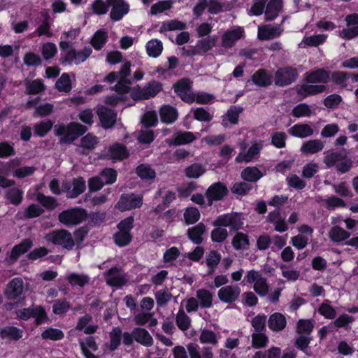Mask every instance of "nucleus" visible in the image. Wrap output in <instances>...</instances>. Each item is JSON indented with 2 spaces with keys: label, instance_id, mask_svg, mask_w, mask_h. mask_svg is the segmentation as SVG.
Masks as SVG:
<instances>
[{
  "label": "nucleus",
  "instance_id": "29",
  "mask_svg": "<svg viewBox=\"0 0 358 358\" xmlns=\"http://www.w3.org/2000/svg\"><path fill=\"white\" fill-rule=\"evenodd\" d=\"M288 132L293 136L304 138L313 134V129L308 124L298 123L289 129Z\"/></svg>",
  "mask_w": 358,
  "mask_h": 358
},
{
  "label": "nucleus",
  "instance_id": "25",
  "mask_svg": "<svg viewBox=\"0 0 358 358\" xmlns=\"http://www.w3.org/2000/svg\"><path fill=\"white\" fill-rule=\"evenodd\" d=\"M189 358H213V348L209 346H204L200 350L198 345L189 343L187 346Z\"/></svg>",
  "mask_w": 358,
  "mask_h": 358
},
{
  "label": "nucleus",
  "instance_id": "26",
  "mask_svg": "<svg viewBox=\"0 0 358 358\" xmlns=\"http://www.w3.org/2000/svg\"><path fill=\"white\" fill-rule=\"evenodd\" d=\"M196 139V136L190 131H179L174 134L171 138L166 140L169 145H180L192 143Z\"/></svg>",
  "mask_w": 358,
  "mask_h": 358
},
{
  "label": "nucleus",
  "instance_id": "49",
  "mask_svg": "<svg viewBox=\"0 0 358 358\" xmlns=\"http://www.w3.org/2000/svg\"><path fill=\"white\" fill-rule=\"evenodd\" d=\"M327 35L325 34H317L309 36H305L300 45L303 48L308 46H317L324 43L327 39Z\"/></svg>",
  "mask_w": 358,
  "mask_h": 358
},
{
  "label": "nucleus",
  "instance_id": "12",
  "mask_svg": "<svg viewBox=\"0 0 358 358\" xmlns=\"http://www.w3.org/2000/svg\"><path fill=\"white\" fill-rule=\"evenodd\" d=\"M347 27L339 31L338 36L343 39H352L358 36V14L348 15L345 19Z\"/></svg>",
  "mask_w": 358,
  "mask_h": 358
},
{
  "label": "nucleus",
  "instance_id": "9",
  "mask_svg": "<svg viewBox=\"0 0 358 358\" xmlns=\"http://www.w3.org/2000/svg\"><path fill=\"white\" fill-rule=\"evenodd\" d=\"M241 292V287L238 285H228L220 288L217 297L222 303L231 304L238 300Z\"/></svg>",
  "mask_w": 358,
  "mask_h": 358
},
{
  "label": "nucleus",
  "instance_id": "34",
  "mask_svg": "<svg viewBox=\"0 0 358 358\" xmlns=\"http://www.w3.org/2000/svg\"><path fill=\"white\" fill-rule=\"evenodd\" d=\"M196 297L201 308H209L213 306V294L208 289L201 288L196 292Z\"/></svg>",
  "mask_w": 358,
  "mask_h": 358
},
{
  "label": "nucleus",
  "instance_id": "55",
  "mask_svg": "<svg viewBox=\"0 0 358 358\" xmlns=\"http://www.w3.org/2000/svg\"><path fill=\"white\" fill-rule=\"evenodd\" d=\"M55 87L59 92H69L72 89V86L69 74L63 73L57 80Z\"/></svg>",
  "mask_w": 358,
  "mask_h": 358
},
{
  "label": "nucleus",
  "instance_id": "11",
  "mask_svg": "<svg viewBox=\"0 0 358 358\" xmlns=\"http://www.w3.org/2000/svg\"><path fill=\"white\" fill-rule=\"evenodd\" d=\"M131 63L127 62L122 66L119 72H117L119 76L118 83L114 86V90L120 95H123L129 92L130 90V82L127 80V78L130 75L131 71Z\"/></svg>",
  "mask_w": 358,
  "mask_h": 358
},
{
  "label": "nucleus",
  "instance_id": "8",
  "mask_svg": "<svg viewBox=\"0 0 358 358\" xmlns=\"http://www.w3.org/2000/svg\"><path fill=\"white\" fill-rule=\"evenodd\" d=\"M143 205V195L135 194H122L116 204L121 211L139 208Z\"/></svg>",
  "mask_w": 358,
  "mask_h": 358
},
{
  "label": "nucleus",
  "instance_id": "38",
  "mask_svg": "<svg viewBox=\"0 0 358 358\" xmlns=\"http://www.w3.org/2000/svg\"><path fill=\"white\" fill-rule=\"evenodd\" d=\"M206 229V226L203 223H199L197 225L188 229V237L194 243L200 244L203 241L202 236Z\"/></svg>",
  "mask_w": 358,
  "mask_h": 358
},
{
  "label": "nucleus",
  "instance_id": "30",
  "mask_svg": "<svg viewBox=\"0 0 358 358\" xmlns=\"http://www.w3.org/2000/svg\"><path fill=\"white\" fill-rule=\"evenodd\" d=\"M351 234L340 226L331 227L328 231V237L334 243L347 241Z\"/></svg>",
  "mask_w": 358,
  "mask_h": 358
},
{
  "label": "nucleus",
  "instance_id": "5",
  "mask_svg": "<svg viewBox=\"0 0 358 358\" xmlns=\"http://www.w3.org/2000/svg\"><path fill=\"white\" fill-rule=\"evenodd\" d=\"M239 145L241 151L236 158V162L238 163L250 162L259 156V152L263 147L262 141H256L252 143V145L248 149L247 151H245L246 143L245 141H242L239 143Z\"/></svg>",
  "mask_w": 358,
  "mask_h": 358
},
{
  "label": "nucleus",
  "instance_id": "54",
  "mask_svg": "<svg viewBox=\"0 0 358 358\" xmlns=\"http://www.w3.org/2000/svg\"><path fill=\"white\" fill-rule=\"evenodd\" d=\"M67 280L72 286L83 287L90 281L89 276L85 274L71 273L66 277Z\"/></svg>",
  "mask_w": 358,
  "mask_h": 358
},
{
  "label": "nucleus",
  "instance_id": "47",
  "mask_svg": "<svg viewBox=\"0 0 358 358\" xmlns=\"http://www.w3.org/2000/svg\"><path fill=\"white\" fill-rule=\"evenodd\" d=\"M262 177V173L257 167H247L241 172V178L249 182H256Z\"/></svg>",
  "mask_w": 358,
  "mask_h": 358
},
{
  "label": "nucleus",
  "instance_id": "53",
  "mask_svg": "<svg viewBox=\"0 0 358 358\" xmlns=\"http://www.w3.org/2000/svg\"><path fill=\"white\" fill-rule=\"evenodd\" d=\"M162 42L157 39L150 40L146 45L147 52L149 56L152 57H158L162 53Z\"/></svg>",
  "mask_w": 358,
  "mask_h": 358
},
{
  "label": "nucleus",
  "instance_id": "20",
  "mask_svg": "<svg viewBox=\"0 0 358 358\" xmlns=\"http://www.w3.org/2000/svg\"><path fill=\"white\" fill-rule=\"evenodd\" d=\"M96 113L102 127L105 129L112 127L116 122V113L103 106H97Z\"/></svg>",
  "mask_w": 358,
  "mask_h": 358
},
{
  "label": "nucleus",
  "instance_id": "46",
  "mask_svg": "<svg viewBox=\"0 0 358 358\" xmlns=\"http://www.w3.org/2000/svg\"><path fill=\"white\" fill-rule=\"evenodd\" d=\"M313 113V110L306 103H299L294 106L292 110V115L296 118L308 117Z\"/></svg>",
  "mask_w": 358,
  "mask_h": 358
},
{
  "label": "nucleus",
  "instance_id": "43",
  "mask_svg": "<svg viewBox=\"0 0 358 358\" xmlns=\"http://www.w3.org/2000/svg\"><path fill=\"white\" fill-rule=\"evenodd\" d=\"M80 34L79 29H71L67 31H64L62 36V41L59 43V47L62 50L71 48L70 42L76 38Z\"/></svg>",
  "mask_w": 358,
  "mask_h": 358
},
{
  "label": "nucleus",
  "instance_id": "44",
  "mask_svg": "<svg viewBox=\"0 0 358 358\" xmlns=\"http://www.w3.org/2000/svg\"><path fill=\"white\" fill-rule=\"evenodd\" d=\"M108 152L110 158L114 161L122 160L128 156V152L127 151L126 148L119 143H116L110 146Z\"/></svg>",
  "mask_w": 358,
  "mask_h": 358
},
{
  "label": "nucleus",
  "instance_id": "50",
  "mask_svg": "<svg viewBox=\"0 0 358 358\" xmlns=\"http://www.w3.org/2000/svg\"><path fill=\"white\" fill-rule=\"evenodd\" d=\"M92 317L90 315H85L82 317L79 320L76 326V329L83 330L87 334H92L96 330V326L87 324L91 322Z\"/></svg>",
  "mask_w": 358,
  "mask_h": 358
},
{
  "label": "nucleus",
  "instance_id": "27",
  "mask_svg": "<svg viewBox=\"0 0 358 358\" xmlns=\"http://www.w3.org/2000/svg\"><path fill=\"white\" fill-rule=\"evenodd\" d=\"M24 290L23 280L20 278L13 279L7 285L5 294L9 299H15L20 296Z\"/></svg>",
  "mask_w": 358,
  "mask_h": 358
},
{
  "label": "nucleus",
  "instance_id": "19",
  "mask_svg": "<svg viewBox=\"0 0 358 358\" xmlns=\"http://www.w3.org/2000/svg\"><path fill=\"white\" fill-rule=\"evenodd\" d=\"M112 10L110 13L113 20H121L129 12V5L124 0H106Z\"/></svg>",
  "mask_w": 358,
  "mask_h": 358
},
{
  "label": "nucleus",
  "instance_id": "1",
  "mask_svg": "<svg viewBox=\"0 0 358 358\" xmlns=\"http://www.w3.org/2000/svg\"><path fill=\"white\" fill-rule=\"evenodd\" d=\"M216 227L211 232V239L214 242L221 243L228 236V231L224 227L238 230L243 226L241 216L238 213H227L220 215L213 223Z\"/></svg>",
  "mask_w": 358,
  "mask_h": 358
},
{
  "label": "nucleus",
  "instance_id": "17",
  "mask_svg": "<svg viewBox=\"0 0 358 358\" xmlns=\"http://www.w3.org/2000/svg\"><path fill=\"white\" fill-rule=\"evenodd\" d=\"M227 187L222 182H215L211 185L206 192V196L210 206L214 201L222 199L227 194Z\"/></svg>",
  "mask_w": 358,
  "mask_h": 358
},
{
  "label": "nucleus",
  "instance_id": "32",
  "mask_svg": "<svg viewBox=\"0 0 358 358\" xmlns=\"http://www.w3.org/2000/svg\"><path fill=\"white\" fill-rule=\"evenodd\" d=\"M162 89V85L159 82L152 80L143 89L139 90L138 98L141 99H148L157 95Z\"/></svg>",
  "mask_w": 358,
  "mask_h": 358
},
{
  "label": "nucleus",
  "instance_id": "23",
  "mask_svg": "<svg viewBox=\"0 0 358 358\" xmlns=\"http://www.w3.org/2000/svg\"><path fill=\"white\" fill-rule=\"evenodd\" d=\"M329 78V72L322 69L308 71L304 75L306 81L314 85L325 84L328 82Z\"/></svg>",
  "mask_w": 358,
  "mask_h": 358
},
{
  "label": "nucleus",
  "instance_id": "45",
  "mask_svg": "<svg viewBox=\"0 0 358 358\" xmlns=\"http://www.w3.org/2000/svg\"><path fill=\"white\" fill-rule=\"evenodd\" d=\"M3 339L17 341L22 337V331L15 327H6L0 331Z\"/></svg>",
  "mask_w": 358,
  "mask_h": 358
},
{
  "label": "nucleus",
  "instance_id": "7",
  "mask_svg": "<svg viewBox=\"0 0 358 358\" xmlns=\"http://www.w3.org/2000/svg\"><path fill=\"white\" fill-rule=\"evenodd\" d=\"M86 217L85 211L76 208L62 212L59 215V220L66 225H76L83 221Z\"/></svg>",
  "mask_w": 358,
  "mask_h": 358
},
{
  "label": "nucleus",
  "instance_id": "40",
  "mask_svg": "<svg viewBox=\"0 0 358 358\" xmlns=\"http://www.w3.org/2000/svg\"><path fill=\"white\" fill-rule=\"evenodd\" d=\"M282 6L281 0H271L265 10V17L266 20H273L279 14Z\"/></svg>",
  "mask_w": 358,
  "mask_h": 358
},
{
  "label": "nucleus",
  "instance_id": "41",
  "mask_svg": "<svg viewBox=\"0 0 358 358\" xmlns=\"http://www.w3.org/2000/svg\"><path fill=\"white\" fill-rule=\"evenodd\" d=\"M134 321L136 324L141 326L148 323L150 327L157 324V320L153 317V313H139L134 316Z\"/></svg>",
  "mask_w": 358,
  "mask_h": 358
},
{
  "label": "nucleus",
  "instance_id": "6",
  "mask_svg": "<svg viewBox=\"0 0 358 358\" xmlns=\"http://www.w3.org/2000/svg\"><path fill=\"white\" fill-rule=\"evenodd\" d=\"M45 239L55 245H62L63 248L71 250L75 245L71 234L65 230L54 231L45 236Z\"/></svg>",
  "mask_w": 358,
  "mask_h": 358
},
{
  "label": "nucleus",
  "instance_id": "58",
  "mask_svg": "<svg viewBox=\"0 0 358 358\" xmlns=\"http://www.w3.org/2000/svg\"><path fill=\"white\" fill-rule=\"evenodd\" d=\"M53 122L47 120L36 124L34 126V134L38 136H45L52 129Z\"/></svg>",
  "mask_w": 358,
  "mask_h": 358
},
{
  "label": "nucleus",
  "instance_id": "61",
  "mask_svg": "<svg viewBox=\"0 0 358 358\" xmlns=\"http://www.w3.org/2000/svg\"><path fill=\"white\" fill-rule=\"evenodd\" d=\"M206 171L205 168L199 164H193L186 168L185 174L188 178H197Z\"/></svg>",
  "mask_w": 358,
  "mask_h": 358
},
{
  "label": "nucleus",
  "instance_id": "59",
  "mask_svg": "<svg viewBox=\"0 0 358 358\" xmlns=\"http://www.w3.org/2000/svg\"><path fill=\"white\" fill-rule=\"evenodd\" d=\"M186 28V24L176 20H173L162 23L160 31H174V30H182Z\"/></svg>",
  "mask_w": 358,
  "mask_h": 358
},
{
  "label": "nucleus",
  "instance_id": "14",
  "mask_svg": "<svg viewBox=\"0 0 358 358\" xmlns=\"http://www.w3.org/2000/svg\"><path fill=\"white\" fill-rule=\"evenodd\" d=\"M245 31L241 27H234L227 30L222 36V46L231 48L239 39L244 37Z\"/></svg>",
  "mask_w": 358,
  "mask_h": 358
},
{
  "label": "nucleus",
  "instance_id": "62",
  "mask_svg": "<svg viewBox=\"0 0 358 358\" xmlns=\"http://www.w3.org/2000/svg\"><path fill=\"white\" fill-rule=\"evenodd\" d=\"M122 338V331L120 328H114L110 333L109 348L111 350H115L120 345Z\"/></svg>",
  "mask_w": 358,
  "mask_h": 358
},
{
  "label": "nucleus",
  "instance_id": "28",
  "mask_svg": "<svg viewBox=\"0 0 358 358\" xmlns=\"http://www.w3.org/2000/svg\"><path fill=\"white\" fill-rule=\"evenodd\" d=\"M31 246L32 242L30 240H24L22 243L13 247L10 255L6 259L7 262L9 264H13L20 255L27 252Z\"/></svg>",
  "mask_w": 358,
  "mask_h": 358
},
{
  "label": "nucleus",
  "instance_id": "36",
  "mask_svg": "<svg viewBox=\"0 0 358 358\" xmlns=\"http://www.w3.org/2000/svg\"><path fill=\"white\" fill-rule=\"evenodd\" d=\"M162 122L166 124H172L178 119L177 110L169 105L163 106L159 111Z\"/></svg>",
  "mask_w": 358,
  "mask_h": 358
},
{
  "label": "nucleus",
  "instance_id": "57",
  "mask_svg": "<svg viewBox=\"0 0 358 358\" xmlns=\"http://www.w3.org/2000/svg\"><path fill=\"white\" fill-rule=\"evenodd\" d=\"M184 219L187 225L194 224L200 219V213L196 208H187L184 212Z\"/></svg>",
  "mask_w": 358,
  "mask_h": 358
},
{
  "label": "nucleus",
  "instance_id": "56",
  "mask_svg": "<svg viewBox=\"0 0 358 358\" xmlns=\"http://www.w3.org/2000/svg\"><path fill=\"white\" fill-rule=\"evenodd\" d=\"M199 341L203 344L216 345L218 343V337L211 330L203 329L199 336Z\"/></svg>",
  "mask_w": 358,
  "mask_h": 358
},
{
  "label": "nucleus",
  "instance_id": "24",
  "mask_svg": "<svg viewBox=\"0 0 358 358\" xmlns=\"http://www.w3.org/2000/svg\"><path fill=\"white\" fill-rule=\"evenodd\" d=\"M325 89L324 85H314L308 82L296 86L297 94L302 98L322 93Z\"/></svg>",
  "mask_w": 358,
  "mask_h": 358
},
{
  "label": "nucleus",
  "instance_id": "42",
  "mask_svg": "<svg viewBox=\"0 0 358 358\" xmlns=\"http://www.w3.org/2000/svg\"><path fill=\"white\" fill-rule=\"evenodd\" d=\"M217 36H207L198 40L196 42L197 48L200 50L201 55H204L212 50L216 45Z\"/></svg>",
  "mask_w": 358,
  "mask_h": 358
},
{
  "label": "nucleus",
  "instance_id": "2",
  "mask_svg": "<svg viewBox=\"0 0 358 358\" xmlns=\"http://www.w3.org/2000/svg\"><path fill=\"white\" fill-rule=\"evenodd\" d=\"M87 128L78 122H70L68 124H57L54 127V133L60 137V141L64 143H71L82 134H85Z\"/></svg>",
  "mask_w": 358,
  "mask_h": 358
},
{
  "label": "nucleus",
  "instance_id": "48",
  "mask_svg": "<svg viewBox=\"0 0 358 358\" xmlns=\"http://www.w3.org/2000/svg\"><path fill=\"white\" fill-rule=\"evenodd\" d=\"M176 322L178 327L185 331L190 327L192 320L184 310L180 308L176 314Z\"/></svg>",
  "mask_w": 358,
  "mask_h": 358
},
{
  "label": "nucleus",
  "instance_id": "16",
  "mask_svg": "<svg viewBox=\"0 0 358 358\" xmlns=\"http://www.w3.org/2000/svg\"><path fill=\"white\" fill-rule=\"evenodd\" d=\"M63 187L68 197L76 198L85 190L86 185L85 180L79 177L74 178L71 182L64 183Z\"/></svg>",
  "mask_w": 358,
  "mask_h": 358
},
{
  "label": "nucleus",
  "instance_id": "52",
  "mask_svg": "<svg viewBox=\"0 0 358 358\" xmlns=\"http://www.w3.org/2000/svg\"><path fill=\"white\" fill-rule=\"evenodd\" d=\"M232 245L237 250L246 249L249 245L248 236L243 233L238 232L232 239Z\"/></svg>",
  "mask_w": 358,
  "mask_h": 358
},
{
  "label": "nucleus",
  "instance_id": "33",
  "mask_svg": "<svg viewBox=\"0 0 358 358\" xmlns=\"http://www.w3.org/2000/svg\"><path fill=\"white\" fill-rule=\"evenodd\" d=\"M243 109L238 106H231L222 116V124L224 127H229L238 123L239 115Z\"/></svg>",
  "mask_w": 358,
  "mask_h": 358
},
{
  "label": "nucleus",
  "instance_id": "51",
  "mask_svg": "<svg viewBox=\"0 0 358 358\" xmlns=\"http://www.w3.org/2000/svg\"><path fill=\"white\" fill-rule=\"evenodd\" d=\"M108 38V33L107 31L100 29L98 30L94 34L93 38L91 40V43L92 46L96 50H100L106 43Z\"/></svg>",
  "mask_w": 358,
  "mask_h": 358
},
{
  "label": "nucleus",
  "instance_id": "15",
  "mask_svg": "<svg viewBox=\"0 0 358 358\" xmlns=\"http://www.w3.org/2000/svg\"><path fill=\"white\" fill-rule=\"evenodd\" d=\"M191 82L187 79H182L174 85L176 93L184 101L192 103L194 101V94L192 91Z\"/></svg>",
  "mask_w": 358,
  "mask_h": 358
},
{
  "label": "nucleus",
  "instance_id": "37",
  "mask_svg": "<svg viewBox=\"0 0 358 358\" xmlns=\"http://www.w3.org/2000/svg\"><path fill=\"white\" fill-rule=\"evenodd\" d=\"M268 326L272 331H282L286 326V319L282 314L275 313L270 316Z\"/></svg>",
  "mask_w": 358,
  "mask_h": 358
},
{
  "label": "nucleus",
  "instance_id": "31",
  "mask_svg": "<svg viewBox=\"0 0 358 358\" xmlns=\"http://www.w3.org/2000/svg\"><path fill=\"white\" fill-rule=\"evenodd\" d=\"M272 74L265 69L257 70L252 76L253 83L259 87H267L272 83Z\"/></svg>",
  "mask_w": 358,
  "mask_h": 358
},
{
  "label": "nucleus",
  "instance_id": "10",
  "mask_svg": "<svg viewBox=\"0 0 358 358\" xmlns=\"http://www.w3.org/2000/svg\"><path fill=\"white\" fill-rule=\"evenodd\" d=\"M17 315L19 318L24 320L34 317L37 324H41L47 320L45 311L41 306H31L28 308L19 310L17 312Z\"/></svg>",
  "mask_w": 358,
  "mask_h": 358
},
{
  "label": "nucleus",
  "instance_id": "63",
  "mask_svg": "<svg viewBox=\"0 0 358 358\" xmlns=\"http://www.w3.org/2000/svg\"><path fill=\"white\" fill-rule=\"evenodd\" d=\"M252 342L254 348H262L266 345L268 338L262 332H255L252 334Z\"/></svg>",
  "mask_w": 358,
  "mask_h": 358
},
{
  "label": "nucleus",
  "instance_id": "13",
  "mask_svg": "<svg viewBox=\"0 0 358 358\" xmlns=\"http://www.w3.org/2000/svg\"><path fill=\"white\" fill-rule=\"evenodd\" d=\"M296 69L292 67L279 69L275 73V83L278 86H285L292 83L297 78Z\"/></svg>",
  "mask_w": 358,
  "mask_h": 358
},
{
  "label": "nucleus",
  "instance_id": "60",
  "mask_svg": "<svg viewBox=\"0 0 358 358\" xmlns=\"http://www.w3.org/2000/svg\"><path fill=\"white\" fill-rule=\"evenodd\" d=\"M45 86L41 80L37 79L33 81L26 83V90L29 94H36L43 92Z\"/></svg>",
  "mask_w": 358,
  "mask_h": 358
},
{
  "label": "nucleus",
  "instance_id": "35",
  "mask_svg": "<svg viewBox=\"0 0 358 358\" xmlns=\"http://www.w3.org/2000/svg\"><path fill=\"white\" fill-rule=\"evenodd\" d=\"M324 143L319 139L309 140L304 142L301 147V152L305 155H313L324 148Z\"/></svg>",
  "mask_w": 358,
  "mask_h": 358
},
{
  "label": "nucleus",
  "instance_id": "64",
  "mask_svg": "<svg viewBox=\"0 0 358 358\" xmlns=\"http://www.w3.org/2000/svg\"><path fill=\"white\" fill-rule=\"evenodd\" d=\"M171 292L166 289L158 290L155 293V299L158 306H163L166 304L171 299Z\"/></svg>",
  "mask_w": 358,
  "mask_h": 358
},
{
  "label": "nucleus",
  "instance_id": "18",
  "mask_svg": "<svg viewBox=\"0 0 358 358\" xmlns=\"http://www.w3.org/2000/svg\"><path fill=\"white\" fill-rule=\"evenodd\" d=\"M283 29L279 24H265L258 27V38L265 41L274 38L282 34Z\"/></svg>",
  "mask_w": 358,
  "mask_h": 358
},
{
  "label": "nucleus",
  "instance_id": "4",
  "mask_svg": "<svg viewBox=\"0 0 358 358\" xmlns=\"http://www.w3.org/2000/svg\"><path fill=\"white\" fill-rule=\"evenodd\" d=\"M134 217H128L117 226L119 231L114 235V240L119 246L128 245L131 239L130 230L133 227Z\"/></svg>",
  "mask_w": 358,
  "mask_h": 358
},
{
  "label": "nucleus",
  "instance_id": "22",
  "mask_svg": "<svg viewBox=\"0 0 358 358\" xmlns=\"http://www.w3.org/2000/svg\"><path fill=\"white\" fill-rule=\"evenodd\" d=\"M106 280L108 285L116 287H120L127 282L125 274L117 268H110L106 274Z\"/></svg>",
  "mask_w": 358,
  "mask_h": 358
},
{
  "label": "nucleus",
  "instance_id": "21",
  "mask_svg": "<svg viewBox=\"0 0 358 358\" xmlns=\"http://www.w3.org/2000/svg\"><path fill=\"white\" fill-rule=\"evenodd\" d=\"M65 60L69 63H74L76 64L85 61L92 53V50L90 48H85L81 51H76L75 49L70 48L65 50Z\"/></svg>",
  "mask_w": 358,
  "mask_h": 358
},
{
  "label": "nucleus",
  "instance_id": "39",
  "mask_svg": "<svg viewBox=\"0 0 358 358\" xmlns=\"http://www.w3.org/2000/svg\"><path fill=\"white\" fill-rule=\"evenodd\" d=\"M133 336L136 342L145 346H151L153 344L151 335L144 329L135 328L133 331Z\"/></svg>",
  "mask_w": 358,
  "mask_h": 358
},
{
  "label": "nucleus",
  "instance_id": "3",
  "mask_svg": "<svg viewBox=\"0 0 358 358\" xmlns=\"http://www.w3.org/2000/svg\"><path fill=\"white\" fill-rule=\"evenodd\" d=\"M245 280L246 283L252 285L253 290L260 296L268 294L269 285L267 279L259 271L252 269L247 272Z\"/></svg>",
  "mask_w": 358,
  "mask_h": 358
}]
</instances>
